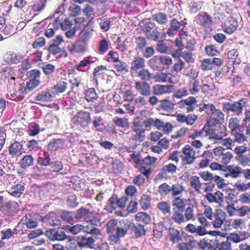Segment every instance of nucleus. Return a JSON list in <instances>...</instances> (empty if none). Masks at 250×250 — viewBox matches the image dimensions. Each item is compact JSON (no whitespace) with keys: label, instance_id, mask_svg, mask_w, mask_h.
Returning <instances> with one entry per match:
<instances>
[{"label":"nucleus","instance_id":"obj_59","mask_svg":"<svg viewBox=\"0 0 250 250\" xmlns=\"http://www.w3.org/2000/svg\"><path fill=\"white\" fill-rule=\"evenodd\" d=\"M171 189L172 195L174 197L182 194L185 189L183 186L178 183L173 184Z\"/></svg>","mask_w":250,"mask_h":250},{"label":"nucleus","instance_id":"obj_39","mask_svg":"<svg viewBox=\"0 0 250 250\" xmlns=\"http://www.w3.org/2000/svg\"><path fill=\"white\" fill-rule=\"evenodd\" d=\"M196 244L195 245V248L196 249L199 247L202 250H210L213 248L212 243H214L212 240H210L208 242L205 239H203L198 241L195 240Z\"/></svg>","mask_w":250,"mask_h":250},{"label":"nucleus","instance_id":"obj_43","mask_svg":"<svg viewBox=\"0 0 250 250\" xmlns=\"http://www.w3.org/2000/svg\"><path fill=\"white\" fill-rule=\"evenodd\" d=\"M83 225L80 224H77L72 226L70 225H66L62 228V229L69 233L73 235H76L82 231Z\"/></svg>","mask_w":250,"mask_h":250},{"label":"nucleus","instance_id":"obj_2","mask_svg":"<svg viewBox=\"0 0 250 250\" xmlns=\"http://www.w3.org/2000/svg\"><path fill=\"white\" fill-rule=\"evenodd\" d=\"M152 125L158 130H160L164 126V122L158 119L154 120L152 117H148L143 121L139 120L133 122L131 130L134 134L132 135L131 140L133 141H143L145 138L146 131L150 130Z\"/></svg>","mask_w":250,"mask_h":250},{"label":"nucleus","instance_id":"obj_16","mask_svg":"<svg viewBox=\"0 0 250 250\" xmlns=\"http://www.w3.org/2000/svg\"><path fill=\"white\" fill-rule=\"evenodd\" d=\"M57 95L58 94L54 89V86H53L51 89H46L39 94L36 96V100L39 101H52L54 100Z\"/></svg>","mask_w":250,"mask_h":250},{"label":"nucleus","instance_id":"obj_31","mask_svg":"<svg viewBox=\"0 0 250 250\" xmlns=\"http://www.w3.org/2000/svg\"><path fill=\"white\" fill-rule=\"evenodd\" d=\"M171 85H164L155 84L152 86V93L153 95L160 96L171 92Z\"/></svg>","mask_w":250,"mask_h":250},{"label":"nucleus","instance_id":"obj_54","mask_svg":"<svg viewBox=\"0 0 250 250\" xmlns=\"http://www.w3.org/2000/svg\"><path fill=\"white\" fill-rule=\"evenodd\" d=\"M153 20L160 24H165L167 22V15L164 13L158 12L152 16Z\"/></svg>","mask_w":250,"mask_h":250},{"label":"nucleus","instance_id":"obj_63","mask_svg":"<svg viewBox=\"0 0 250 250\" xmlns=\"http://www.w3.org/2000/svg\"><path fill=\"white\" fill-rule=\"evenodd\" d=\"M200 67L203 71L211 70L214 69L212 66V61L210 59H204L200 63Z\"/></svg>","mask_w":250,"mask_h":250},{"label":"nucleus","instance_id":"obj_60","mask_svg":"<svg viewBox=\"0 0 250 250\" xmlns=\"http://www.w3.org/2000/svg\"><path fill=\"white\" fill-rule=\"evenodd\" d=\"M92 57L90 56L84 58L83 60H81L79 64L75 65L76 70L80 71L81 67H85L91 64V63H94V61L91 60Z\"/></svg>","mask_w":250,"mask_h":250},{"label":"nucleus","instance_id":"obj_7","mask_svg":"<svg viewBox=\"0 0 250 250\" xmlns=\"http://www.w3.org/2000/svg\"><path fill=\"white\" fill-rule=\"evenodd\" d=\"M91 122L90 113L88 111H79L71 119V123L75 125L85 128Z\"/></svg>","mask_w":250,"mask_h":250},{"label":"nucleus","instance_id":"obj_21","mask_svg":"<svg viewBox=\"0 0 250 250\" xmlns=\"http://www.w3.org/2000/svg\"><path fill=\"white\" fill-rule=\"evenodd\" d=\"M238 27V21L232 17L228 18L225 21L223 31L226 34H231L234 32Z\"/></svg>","mask_w":250,"mask_h":250},{"label":"nucleus","instance_id":"obj_26","mask_svg":"<svg viewBox=\"0 0 250 250\" xmlns=\"http://www.w3.org/2000/svg\"><path fill=\"white\" fill-rule=\"evenodd\" d=\"M69 50L72 53H81L86 49V40L79 39L68 47Z\"/></svg>","mask_w":250,"mask_h":250},{"label":"nucleus","instance_id":"obj_3","mask_svg":"<svg viewBox=\"0 0 250 250\" xmlns=\"http://www.w3.org/2000/svg\"><path fill=\"white\" fill-rule=\"evenodd\" d=\"M199 111L200 112L206 111L208 115L207 124L209 126L220 125L224 122L225 114L213 104H200Z\"/></svg>","mask_w":250,"mask_h":250},{"label":"nucleus","instance_id":"obj_42","mask_svg":"<svg viewBox=\"0 0 250 250\" xmlns=\"http://www.w3.org/2000/svg\"><path fill=\"white\" fill-rule=\"evenodd\" d=\"M177 248L178 250H193L195 249V240H189L188 242H178Z\"/></svg>","mask_w":250,"mask_h":250},{"label":"nucleus","instance_id":"obj_22","mask_svg":"<svg viewBox=\"0 0 250 250\" xmlns=\"http://www.w3.org/2000/svg\"><path fill=\"white\" fill-rule=\"evenodd\" d=\"M226 213L221 209H217L214 213V220L212 222L213 227L215 229H219L223 224L226 219Z\"/></svg>","mask_w":250,"mask_h":250},{"label":"nucleus","instance_id":"obj_32","mask_svg":"<svg viewBox=\"0 0 250 250\" xmlns=\"http://www.w3.org/2000/svg\"><path fill=\"white\" fill-rule=\"evenodd\" d=\"M64 145V141L62 139H54L47 145V149L52 152L62 149Z\"/></svg>","mask_w":250,"mask_h":250},{"label":"nucleus","instance_id":"obj_55","mask_svg":"<svg viewBox=\"0 0 250 250\" xmlns=\"http://www.w3.org/2000/svg\"><path fill=\"white\" fill-rule=\"evenodd\" d=\"M136 49L143 50L147 45V41L146 38L137 37L135 38Z\"/></svg>","mask_w":250,"mask_h":250},{"label":"nucleus","instance_id":"obj_28","mask_svg":"<svg viewBox=\"0 0 250 250\" xmlns=\"http://www.w3.org/2000/svg\"><path fill=\"white\" fill-rule=\"evenodd\" d=\"M96 239L92 237H86L82 235L78 238L77 243L81 248H93Z\"/></svg>","mask_w":250,"mask_h":250},{"label":"nucleus","instance_id":"obj_24","mask_svg":"<svg viewBox=\"0 0 250 250\" xmlns=\"http://www.w3.org/2000/svg\"><path fill=\"white\" fill-rule=\"evenodd\" d=\"M202 159L198 164L199 168H204L208 167L209 162L214 159L213 152L210 149L205 150L201 155Z\"/></svg>","mask_w":250,"mask_h":250},{"label":"nucleus","instance_id":"obj_10","mask_svg":"<svg viewBox=\"0 0 250 250\" xmlns=\"http://www.w3.org/2000/svg\"><path fill=\"white\" fill-rule=\"evenodd\" d=\"M197 101L195 97L189 96L178 103V106L181 109H184L186 112L189 113L194 111L197 104Z\"/></svg>","mask_w":250,"mask_h":250},{"label":"nucleus","instance_id":"obj_25","mask_svg":"<svg viewBox=\"0 0 250 250\" xmlns=\"http://www.w3.org/2000/svg\"><path fill=\"white\" fill-rule=\"evenodd\" d=\"M242 168L239 166L230 165L225 167L224 171H228V173L225 175V177H230L232 178H236L242 174Z\"/></svg>","mask_w":250,"mask_h":250},{"label":"nucleus","instance_id":"obj_14","mask_svg":"<svg viewBox=\"0 0 250 250\" xmlns=\"http://www.w3.org/2000/svg\"><path fill=\"white\" fill-rule=\"evenodd\" d=\"M177 170L176 165L173 164V163H168L159 170L158 177L159 178L167 179L168 178V174L173 175L176 173Z\"/></svg>","mask_w":250,"mask_h":250},{"label":"nucleus","instance_id":"obj_37","mask_svg":"<svg viewBox=\"0 0 250 250\" xmlns=\"http://www.w3.org/2000/svg\"><path fill=\"white\" fill-rule=\"evenodd\" d=\"M184 210H173V213L171 216V220L178 225L184 223L186 220L184 218L183 212Z\"/></svg>","mask_w":250,"mask_h":250},{"label":"nucleus","instance_id":"obj_49","mask_svg":"<svg viewBox=\"0 0 250 250\" xmlns=\"http://www.w3.org/2000/svg\"><path fill=\"white\" fill-rule=\"evenodd\" d=\"M172 206L173 210H184L186 204L183 199L175 197L172 201Z\"/></svg>","mask_w":250,"mask_h":250},{"label":"nucleus","instance_id":"obj_34","mask_svg":"<svg viewBox=\"0 0 250 250\" xmlns=\"http://www.w3.org/2000/svg\"><path fill=\"white\" fill-rule=\"evenodd\" d=\"M160 104L158 109L160 111L170 113L174 110V104L169 100L165 99L159 101Z\"/></svg>","mask_w":250,"mask_h":250},{"label":"nucleus","instance_id":"obj_38","mask_svg":"<svg viewBox=\"0 0 250 250\" xmlns=\"http://www.w3.org/2000/svg\"><path fill=\"white\" fill-rule=\"evenodd\" d=\"M147 38L156 42H163L166 39V34L154 29L152 33L147 34Z\"/></svg>","mask_w":250,"mask_h":250},{"label":"nucleus","instance_id":"obj_1","mask_svg":"<svg viewBox=\"0 0 250 250\" xmlns=\"http://www.w3.org/2000/svg\"><path fill=\"white\" fill-rule=\"evenodd\" d=\"M126 228H122L118 226L117 219H113L108 221L105 224V231L109 234L107 239L110 245H114L120 241L127 233L128 229L134 234L136 238H138L146 234L145 226L141 224L134 223L128 220H122Z\"/></svg>","mask_w":250,"mask_h":250},{"label":"nucleus","instance_id":"obj_46","mask_svg":"<svg viewBox=\"0 0 250 250\" xmlns=\"http://www.w3.org/2000/svg\"><path fill=\"white\" fill-rule=\"evenodd\" d=\"M240 120L237 117H231L229 121L228 127L230 134L238 131L239 132Z\"/></svg>","mask_w":250,"mask_h":250},{"label":"nucleus","instance_id":"obj_48","mask_svg":"<svg viewBox=\"0 0 250 250\" xmlns=\"http://www.w3.org/2000/svg\"><path fill=\"white\" fill-rule=\"evenodd\" d=\"M43 234V231L41 229H38L35 230H32V243L36 245V246H41V245L44 243L45 241L43 239L41 238L37 239V237Z\"/></svg>","mask_w":250,"mask_h":250},{"label":"nucleus","instance_id":"obj_41","mask_svg":"<svg viewBox=\"0 0 250 250\" xmlns=\"http://www.w3.org/2000/svg\"><path fill=\"white\" fill-rule=\"evenodd\" d=\"M179 29L178 20L176 19H173L170 21V27L167 29V34L168 37H173L177 33Z\"/></svg>","mask_w":250,"mask_h":250},{"label":"nucleus","instance_id":"obj_50","mask_svg":"<svg viewBox=\"0 0 250 250\" xmlns=\"http://www.w3.org/2000/svg\"><path fill=\"white\" fill-rule=\"evenodd\" d=\"M136 221L142 222L145 224H148L151 221V218L148 214L144 212H139L135 216Z\"/></svg>","mask_w":250,"mask_h":250},{"label":"nucleus","instance_id":"obj_20","mask_svg":"<svg viewBox=\"0 0 250 250\" xmlns=\"http://www.w3.org/2000/svg\"><path fill=\"white\" fill-rule=\"evenodd\" d=\"M90 213L89 209L82 207L75 213V218L78 220H83L86 222L93 224V220L91 219L89 216Z\"/></svg>","mask_w":250,"mask_h":250},{"label":"nucleus","instance_id":"obj_19","mask_svg":"<svg viewBox=\"0 0 250 250\" xmlns=\"http://www.w3.org/2000/svg\"><path fill=\"white\" fill-rule=\"evenodd\" d=\"M168 237L172 243L182 241L183 239V231L178 230L174 227H169L167 231Z\"/></svg>","mask_w":250,"mask_h":250},{"label":"nucleus","instance_id":"obj_57","mask_svg":"<svg viewBox=\"0 0 250 250\" xmlns=\"http://www.w3.org/2000/svg\"><path fill=\"white\" fill-rule=\"evenodd\" d=\"M115 125L121 128H127L129 125L128 120L125 117H116L113 121Z\"/></svg>","mask_w":250,"mask_h":250},{"label":"nucleus","instance_id":"obj_5","mask_svg":"<svg viewBox=\"0 0 250 250\" xmlns=\"http://www.w3.org/2000/svg\"><path fill=\"white\" fill-rule=\"evenodd\" d=\"M182 154L180 156L183 163L185 165H190L194 162L200 154L199 150H196L190 145H185L181 150Z\"/></svg>","mask_w":250,"mask_h":250},{"label":"nucleus","instance_id":"obj_61","mask_svg":"<svg viewBox=\"0 0 250 250\" xmlns=\"http://www.w3.org/2000/svg\"><path fill=\"white\" fill-rule=\"evenodd\" d=\"M40 71L37 69H32V89L38 86L40 83Z\"/></svg>","mask_w":250,"mask_h":250},{"label":"nucleus","instance_id":"obj_35","mask_svg":"<svg viewBox=\"0 0 250 250\" xmlns=\"http://www.w3.org/2000/svg\"><path fill=\"white\" fill-rule=\"evenodd\" d=\"M84 98L88 103L94 102L98 98V94L93 87L88 88L84 90Z\"/></svg>","mask_w":250,"mask_h":250},{"label":"nucleus","instance_id":"obj_36","mask_svg":"<svg viewBox=\"0 0 250 250\" xmlns=\"http://www.w3.org/2000/svg\"><path fill=\"white\" fill-rule=\"evenodd\" d=\"M42 221L46 224V226H58L60 224V221L57 219L54 213H49L46 214L42 218Z\"/></svg>","mask_w":250,"mask_h":250},{"label":"nucleus","instance_id":"obj_27","mask_svg":"<svg viewBox=\"0 0 250 250\" xmlns=\"http://www.w3.org/2000/svg\"><path fill=\"white\" fill-rule=\"evenodd\" d=\"M210 192L206 193L205 198L208 202L209 203H215L220 204L224 201V194L219 190H217L214 194L210 193Z\"/></svg>","mask_w":250,"mask_h":250},{"label":"nucleus","instance_id":"obj_8","mask_svg":"<svg viewBox=\"0 0 250 250\" xmlns=\"http://www.w3.org/2000/svg\"><path fill=\"white\" fill-rule=\"evenodd\" d=\"M13 90L15 91L11 93V100L15 101H20L22 100L24 95L28 92L31 90V79H29L25 86L22 84H18L17 87H15Z\"/></svg>","mask_w":250,"mask_h":250},{"label":"nucleus","instance_id":"obj_64","mask_svg":"<svg viewBox=\"0 0 250 250\" xmlns=\"http://www.w3.org/2000/svg\"><path fill=\"white\" fill-rule=\"evenodd\" d=\"M157 208L163 214L169 213L171 207L169 203L165 201H162L158 203Z\"/></svg>","mask_w":250,"mask_h":250},{"label":"nucleus","instance_id":"obj_40","mask_svg":"<svg viewBox=\"0 0 250 250\" xmlns=\"http://www.w3.org/2000/svg\"><path fill=\"white\" fill-rule=\"evenodd\" d=\"M113 67L119 73L125 74L129 71V66L125 62L119 60L116 63H113Z\"/></svg>","mask_w":250,"mask_h":250},{"label":"nucleus","instance_id":"obj_15","mask_svg":"<svg viewBox=\"0 0 250 250\" xmlns=\"http://www.w3.org/2000/svg\"><path fill=\"white\" fill-rule=\"evenodd\" d=\"M136 90L143 96H149L151 95V87L148 83L135 81L134 86Z\"/></svg>","mask_w":250,"mask_h":250},{"label":"nucleus","instance_id":"obj_45","mask_svg":"<svg viewBox=\"0 0 250 250\" xmlns=\"http://www.w3.org/2000/svg\"><path fill=\"white\" fill-rule=\"evenodd\" d=\"M24 189V187L23 185L17 184L9 189L8 193L15 197L19 198L23 193Z\"/></svg>","mask_w":250,"mask_h":250},{"label":"nucleus","instance_id":"obj_58","mask_svg":"<svg viewBox=\"0 0 250 250\" xmlns=\"http://www.w3.org/2000/svg\"><path fill=\"white\" fill-rule=\"evenodd\" d=\"M61 217L63 221L70 223L75 218V213L73 211L63 210L62 211Z\"/></svg>","mask_w":250,"mask_h":250},{"label":"nucleus","instance_id":"obj_47","mask_svg":"<svg viewBox=\"0 0 250 250\" xmlns=\"http://www.w3.org/2000/svg\"><path fill=\"white\" fill-rule=\"evenodd\" d=\"M29 61V57H28L27 59L24 60L22 62L21 67V69H19V71L22 74L26 73L27 77L29 78V80L31 78V71L27 72V70L31 67V63Z\"/></svg>","mask_w":250,"mask_h":250},{"label":"nucleus","instance_id":"obj_53","mask_svg":"<svg viewBox=\"0 0 250 250\" xmlns=\"http://www.w3.org/2000/svg\"><path fill=\"white\" fill-rule=\"evenodd\" d=\"M14 75V70L10 66L3 68L0 71V77L6 82L7 79Z\"/></svg>","mask_w":250,"mask_h":250},{"label":"nucleus","instance_id":"obj_12","mask_svg":"<svg viewBox=\"0 0 250 250\" xmlns=\"http://www.w3.org/2000/svg\"><path fill=\"white\" fill-rule=\"evenodd\" d=\"M24 144H25V141H21L19 142L14 141L11 143L9 146L8 150L9 153L12 157H14L16 156L21 155L22 153L25 152L23 147Z\"/></svg>","mask_w":250,"mask_h":250},{"label":"nucleus","instance_id":"obj_23","mask_svg":"<svg viewBox=\"0 0 250 250\" xmlns=\"http://www.w3.org/2000/svg\"><path fill=\"white\" fill-rule=\"evenodd\" d=\"M45 235L51 241H63L66 238V235L63 231L55 229H50L46 231Z\"/></svg>","mask_w":250,"mask_h":250},{"label":"nucleus","instance_id":"obj_51","mask_svg":"<svg viewBox=\"0 0 250 250\" xmlns=\"http://www.w3.org/2000/svg\"><path fill=\"white\" fill-rule=\"evenodd\" d=\"M232 158V153L230 151H227V149L224 148V152L222 153L220 160L218 161L221 162L224 165H227Z\"/></svg>","mask_w":250,"mask_h":250},{"label":"nucleus","instance_id":"obj_6","mask_svg":"<svg viewBox=\"0 0 250 250\" xmlns=\"http://www.w3.org/2000/svg\"><path fill=\"white\" fill-rule=\"evenodd\" d=\"M189 181L191 187L199 193L211 192L214 187V185L210 182L201 183L197 176H192Z\"/></svg>","mask_w":250,"mask_h":250},{"label":"nucleus","instance_id":"obj_17","mask_svg":"<svg viewBox=\"0 0 250 250\" xmlns=\"http://www.w3.org/2000/svg\"><path fill=\"white\" fill-rule=\"evenodd\" d=\"M176 119L179 123H186L187 125H191L198 120V116L194 113L188 114L187 115L184 114H178L176 116Z\"/></svg>","mask_w":250,"mask_h":250},{"label":"nucleus","instance_id":"obj_44","mask_svg":"<svg viewBox=\"0 0 250 250\" xmlns=\"http://www.w3.org/2000/svg\"><path fill=\"white\" fill-rule=\"evenodd\" d=\"M151 198L147 194H143L140 199V205L143 210L149 209L151 206Z\"/></svg>","mask_w":250,"mask_h":250},{"label":"nucleus","instance_id":"obj_29","mask_svg":"<svg viewBox=\"0 0 250 250\" xmlns=\"http://www.w3.org/2000/svg\"><path fill=\"white\" fill-rule=\"evenodd\" d=\"M3 58L5 62L9 64H16L23 59V56L20 54L9 52L4 55Z\"/></svg>","mask_w":250,"mask_h":250},{"label":"nucleus","instance_id":"obj_18","mask_svg":"<svg viewBox=\"0 0 250 250\" xmlns=\"http://www.w3.org/2000/svg\"><path fill=\"white\" fill-rule=\"evenodd\" d=\"M185 230L196 235L203 236L208 233L205 227L202 225L196 226L192 223L188 224L185 228Z\"/></svg>","mask_w":250,"mask_h":250},{"label":"nucleus","instance_id":"obj_11","mask_svg":"<svg viewBox=\"0 0 250 250\" xmlns=\"http://www.w3.org/2000/svg\"><path fill=\"white\" fill-rule=\"evenodd\" d=\"M134 97L131 90H125L120 92L119 94H115L113 98L117 104H122L123 102H133Z\"/></svg>","mask_w":250,"mask_h":250},{"label":"nucleus","instance_id":"obj_4","mask_svg":"<svg viewBox=\"0 0 250 250\" xmlns=\"http://www.w3.org/2000/svg\"><path fill=\"white\" fill-rule=\"evenodd\" d=\"M157 160V158L149 155L142 159L140 154L132 153L130 155L129 161H133L134 167L138 168L142 174L148 177L151 171V167L156 163Z\"/></svg>","mask_w":250,"mask_h":250},{"label":"nucleus","instance_id":"obj_52","mask_svg":"<svg viewBox=\"0 0 250 250\" xmlns=\"http://www.w3.org/2000/svg\"><path fill=\"white\" fill-rule=\"evenodd\" d=\"M189 91L192 95L198 93L200 90V83L198 79H193L188 84Z\"/></svg>","mask_w":250,"mask_h":250},{"label":"nucleus","instance_id":"obj_13","mask_svg":"<svg viewBox=\"0 0 250 250\" xmlns=\"http://www.w3.org/2000/svg\"><path fill=\"white\" fill-rule=\"evenodd\" d=\"M145 66V60L143 57L137 56L134 57L131 62L130 73L131 75L133 76L137 74L140 69Z\"/></svg>","mask_w":250,"mask_h":250},{"label":"nucleus","instance_id":"obj_9","mask_svg":"<svg viewBox=\"0 0 250 250\" xmlns=\"http://www.w3.org/2000/svg\"><path fill=\"white\" fill-rule=\"evenodd\" d=\"M243 101V99H241L238 102H224L223 103L222 107L224 111L227 112H232L236 115H239L243 112V106L241 104V102Z\"/></svg>","mask_w":250,"mask_h":250},{"label":"nucleus","instance_id":"obj_33","mask_svg":"<svg viewBox=\"0 0 250 250\" xmlns=\"http://www.w3.org/2000/svg\"><path fill=\"white\" fill-rule=\"evenodd\" d=\"M198 20L199 24L206 28H209L213 23L211 16L206 12L199 15Z\"/></svg>","mask_w":250,"mask_h":250},{"label":"nucleus","instance_id":"obj_30","mask_svg":"<svg viewBox=\"0 0 250 250\" xmlns=\"http://www.w3.org/2000/svg\"><path fill=\"white\" fill-rule=\"evenodd\" d=\"M134 76H137L140 79V82L148 83L153 78V75L147 68H143L140 69Z\"/></svg>","mask_w":250,"mask_h":250},{"label":"nucleus","instance_id":"obj_56","mask_svg":"<svg viewBox=\"0 0 250 250\" xmlns=\"http://www.w3.org/2000/svg\"><path fill=\"white\" fill-rule=\"evenodd\" d=\"M19 207L18 204L14 201H9L3 206V208H5L7 212H16L19 210Z\"/></svg>","mask_w":250,"mask_h":250},{"label":"nucleus","instance_id":"obj_62","mask_svg":"<svg viewBox=\"0 0 250 250\" xmlns=\"http://www.w3.org/2000/svg\"><path fill=\"white\" fill-rule=\"evenodd\" d=\"M68 87V83L66 82L60 80L55 85H54V89L57 94H60L64 92Z\"/></svg>","mask_w":250,"mask_h":250}]
</instances>
